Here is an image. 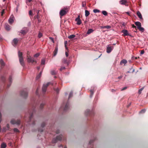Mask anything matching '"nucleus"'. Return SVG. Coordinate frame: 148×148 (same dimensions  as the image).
Returning a JSON list of instances; mask_svg holds the SVG:
<instances>
[{
    "label": "nucleus",
    "instance_id": "nucleus-38",
    "mask_svg": "<svg viewBox=\"0 0 148 148\" xmlns=\"http://www.w3.org/2000/svg\"><path fill=\"white\" fill-rule=\"evenodd\" d=\"M90 97H92V96L93 94L94 91L92 90H90Z\"/></svg>",
    "mask_w": 148,
    "mask_h": 148
},
{
    "label": "nucleus",
    "instance_id": "nucleus-30",
    "mask_svg": "<svg viewBox=\"0 0 148 148\" xmlns=\"http://www.w3.org/2000/svg\"><path fill=\"white\" fill-rule=\"evenodd\" d=\"M62 62L64 64L66 63L67 65H68V64L67 62V60L66 59V58H64L63 59V61H62Z\"/></svg>",
    "mask_w": 148,
    "mask_h": 148
},
{
    "label": "nucleus",
    "instance_id": "nucleus-56",
    "mask_svg": "<svg viewBox=\"0 0 148 148\" xmlns=\"http://www.w3.org/2000/svg\"><path fill=\"white\" fill-rule=\"evenodd\" d=\"M111 91L112 92H115L116 91V90H114L113 89H111Z\"/></svg>",
    "mask_w": 148,
    "mask_h": 148
},
{
    "label": "nucleus",
    "instance_id": "nucleus-41",
    "mask_svg": "<svg viewBox=\"0 0 148 148\" xmlns=\"http://www.w3.org/2000/svg\"><path fill=\"white\" fill-rule=\"evenodd\" d=\"M146 111V110L145 109H143L141 110V111H140L139 113H144Z\"/></svg>",
    "mask_w": 148,
    "mask_h": 148
},
{
    "label": "nucleus",
    "instance_id": "nucleus-8",
    "mask_svg": "<svg viewBox=\"0 0 148 148\" xmlns=\"http://www.w3.org/2000/svg\"><path fill=\"white\" fill-rule=\"evenodd\" d=\"M121 32L123 33V36H131L128 33V31L126 29H123L121 31Z\"/></svg>",
    "mask_w": 148,
    "mask_h": 148
},
{
    "label": "nucleus",
    "instance_id": "nucleus-20",
    "mask_svg": "<svg viewBox=\"0 0 148 148\" xmlns=\"http://www.w3.org/2000/svg\"><path fill=\"white\" fill-rule=\"evenodd\" d=\"M127 1L125 0H121L120 1V3L121 5H125L127 3Z\"/></svg>",
    "mask_w": 148,
    "mask_h": 148
},
{
    "label": "nucleus",
    "instance_id": "nucleus-51",
    "mask_svg": "<svg viewBox=\"0 0 148 148\" xmlns=\"http://www.w3.org/2000/svg\"><path fill=\"white\" fill-rule=\"evenodd\" d=\"M55 90L57 93H58L59 91V90L58 88H57L55 89Z\"/></svg>",
    "mask_w": 148,
    "mask_h": 148
},
{
    "label": "nucleus",
    "instance_id": "nucleus-21",
    "mask_svg": "<svg viewBox=\"0 0 148 148\" xmlns=\"http://www.w3.org/2000/svg\"><path fill=\"white\" fill-rule=\"evenodd\" d=\"M0 64L1 65V67L2 68L5 65V63L3 60L2 59H1L0 60Z\"/></svg>",
    "mask_w": 148,
    "mask_h": 148
},
{
    "label": "nucleus",
    "instance_id": "nucleus-45",
    "mask_svg": "<svg viewBox=\"0 0 148 148\" xmlns=\"http://www.w3.org/2000/svg\"><path fill=\"white\" fill-rule=\"evenodd\" d=\"M42 36V34L40 32H39L38 34V37L40 38Z\"/></svg>",
    "mask_w": 148,
    "mask_h": 148
},
{
    "label": "nucleus",
    "instance_id": "nucleus-26",
    "mask_svg": "<svg viewBox=\"0 0 148 148\" xmlns=\"http://www.w3.org/2000/svg\"><path fill=\"white\" fill-rule=\"evenodd\" d=\"M18 55L19 58L23 57L22 56V53L20 52V51L18 52Z\"/></svg>",
    "mask_w": 148,
    "mask_h": 148
},
{
    "label": "nucleus",
    "instance_id": "nucleus-60",
    "mask_svg": "<svg viewBox=\"0 0 148 148\" xmlns=\"http://www.w3.org/2000/svg\"><path fill=\"white\" fill-rule=\"evenodd\" d=\"M59 133V130H57L56 131V133L57 134H58Z\"/></svg>",
    "mask_w": 148,
    "mask_h": 148
},
{
    "label": "nucleus",
    "instance_id": "nucleus-17",
    "mask_svg": "<svg viewBox=\"0 0 148 148\" xmlns=\"http://www.w3.org/2000/svg\"><path fill=\"white\" fill-rule=\"evenodd\" d=\"M18 40H19L17 38H15L13 40V42L14 44V45H16L17 44Z\"/></svg>",
    "mask_w": 148,
    "mask_h": 148
},
{
    "label": "nucleus",
    "instance_id": "nucleus-24",
    "mask_svg": "<svg viewBox=\"0 0 148 148\" xmlns=\"http://www.w3.org/2000/svg\"><path fill=\"white\" fill-rule=\"evenodd\" d=\"M93 31V30L92 29H88L87 32V34H89Z\"/></svg>",
    "mask_w": 148,
    "mask_h": 148
},
{
    "label": "nucleus",
    "instance_id": "nucleus-62",
    "mask_svg": "<svg viewBox=\"0 0 148 148\" xmlns=\"http://www.w3.org/2000/svg\"><path fill=\"white\" fill-rule=\"evenodd\" d=\"M132 27L133 28H136V26L134 25V24H133L132 25Z\"/></svg>",
    "mask_w": 148,
    "mask_h": 148
},
{
    "label": "nucleus",
    "instance_id": "nucleus-1",
    "mask_svg": "<svg viewBox=\"0 0 148 148\" xmlns=\"http://www.w3.org/2000/svg\"><path fill=\"white\" fill-rule=\"evenodd\" d=\"M21 96L24 98H26L28 96L27 92L26 89L21 90L20 93Z\"/></svg>",
    "mask_w": 148,
    "mask_h": 148
},
{
    "label": "nucleus",
    "instance_id": "nucleus-43",
    "mask_svg": "<svg viewBox=\"0 0 148 148\" xmlns=\"http://www.w3.org/2000/svg\"><path fill=\"white\" fill-rule=\"evenodd\" d=\"M144 87H143L142 88H140L138 90V93L140 94L141 93L142 91L143 90V89H144Z\"/></svg>",
    "mask_w": 148,
    "mask_h": 148
},
{
    "label": "nucleus",
    "instance_id": "nucleus-63",
    "mask_svg": "<svg viewBox=\"0 0 148 148\" xmlns=\"http://www.w3.org/2000/svg\"><path fill=\"white\" fill-rule=\"evenodd\" d=\"M4 10H3V11L1 12V14L2 15V14H3L4 12Z\"/></svg>",
    "mask_w": 148,
    "mask_h": 148
},
{
    "label": "nucleus",
    "instance_id": "nucleus-61",
    "mask_svg": "<svg viewBox=\"0 0 148 148\" xmlns=\"http://www.w3.org/2000/svg\"><path fill=\"white\" fill-rule=\"evenodd\" d=\"M123 77L122 76H120L118 77V78L120 79L121 78Z\"/></svg>",
    "mask_w": 148,
    "mask_h": 148
},
{
    "label": "nucleus",
    "instance_id": "nucleus-40",
    "mask_svg": "<svg viewBox=\"0 0 148 148\" xmlns=\"http://www.w3.org/2000/svg\"><path fill=\"white\" fill-rule=\"evenodd\" d=\"M93 12L95 13H97V12H99L100 11L99 10H98V9H95L93 10Z\"/></svg>",
    "mask_w": 148,
    "mask_h": 148
},
{
    "label": "nucleus",
    "instance_id": "nucleus-25",
    "mask_svg": "<svg viewBox=\"0 0 148 148\" xmlns=\"http://www.w3.org/2000/svg\"><path fill=\"white\" fill-rule=\"evenodd\" d=\"M138 29L141 32H143L145 31L144 29L141 26L138 28Z\"/></svg>",
    "mask_w": 148,
    "mask_h": 148
},
{
    "label": "nucleus",
    "instance_id": "nucleus-59",
    "mask_svg": "<svg viewBox=\"0 0 148 148\" xmlns=\"http://www.w3.org/2000/svg\"><path fill=\"white\" fill-rule=\"evenodd\" d=\"M43 131V130L42 129H39L38 130V131L40 132H42Z\"/></svg>",
    "mask_w": 148,
    "mask_h": 148
},
{
    "label": "nucleus",
    "instance_id": "nucleus-44",
    "mask_svg": "<svg viewBox=\"0 0 148 148\" xmlns=\"http://www.w3.org/2000/svg\"><path fill=\"white\" fill-rule=\"evenodd\" d=\"M13 130L15 132H19V130L17 128H14Z\"/></svg>",
    "mask_w": 148,
    "mask_h": 148
},
{
    "label": "nucleus",
    "instance_id": "nucleus-42",
    "mask_svg": "<svg viewBox=\"0 0 148 148\" xmlns=\"http://www.w3.org/2000/svg\"><path fill=\"white\" fill-rule=\"evenodd\" d=\"M73 95V92H71L69 95V99L71 97H72Z\"/></svg>",
    "mask_w": 148,
    "mask_h": 148
},
{
    "label": "nucleus",
    "instance_id": "nucleus-5",
    "mask_svg": "<svg viewBox=\"0 0 148 148\" xmlns=\"http://www.w3.org/2000/svg\"><path fill=\"white\" fill-rule=\"evenodd\" d=\"M69 103L68 102L66 104L64 103L63 106H62V108L63 109L64 111H66L69 108Z\"/></svg>",
    "mask_w": 148,
    "mask_h": 148
},
{
    "label": "nucleus",
    "instance_id": "nucleus-52",
    "mask_svg": "<svg viewBox=\"0 0 148 148\" xmlns=\"http://www.w3.org/2000/svg\"><path fill=\"white\" fill-rule=\"evenodd\" d=\"M145 51L143 50H142L140 52V54H143L144 53Z\"/></svg>",
    "mask_w": 148,
    "mask_h": 148
},
{
    "label": "nucleus",
    "instance_id": "nucleus-34",
    "mask_svg": "<svg viewBox=\"0 0 148 148\" xmlns=\"http://www.w3.org/2000/svg\"><path fill=\"white\" fill-rule=\"evenodd\" d=\"M45 105V103H41L40 104V109H42L43 108V106Z\"/></svg>",
    "mask_w": 148,
    "mask_h": 148
},
{
    "label": "nucleus",
    "instance_id": "nucleus-10",
    "mask_svg": "<svg viewBox=\"0 0 148 148\" xmlns=\"http://www.w3.org/2000/svg\"><path fill=\"white\" fill-rule=\"evenodd\" d=\"M19 58V62L20 64L22 66H24L25 65V64L24 62V60L23 57Z\"/></svg>",
    "mask_w": 148,
    "mask_h": 148
},
{
    "label": "nucleus",
    "instance_id": "nucleus-13",
    "mask_svg": "<svg viewBox=\"0 0 148 148\" xmlns=\"http://www.w3.org/2000/svg\"><path fill=\"white\" fill-rule=\"evenodd\" d=\"M58 51V47L57 46H56L55 48V49L53 52L54 56H55L56 55Z\"/></svg>",
    "mask_w": 148,
    "mask_h": 148
},
{
    "label": "nucleus",
    "instance_id": "nucleus-7",
    "mask_svg": "<svg viewBox=\"0 0 148 148\" xmlns=\"http://www.w3.org/2000/svg\"><path fill=\"white\" fill-rule=\"evenodd\" d=\"M28 31L27 27H24L23 29L21 30L20 33L23 35H25L27 32Z\"/></svg>",
    "mask_w": 148,
    "mask_h": 148
},
{
    "label": "nucleus",
    "instance_id": "nucleus-54",
    "mask_svg": "<svg viewBox=\"0 0 148 148\" xmlns=\"http://www.w3.org/2000/svg\"><path fill=\"white\" fill-rule=\"evenodd\" d=\"M127 88V87L125 86L124 88H123L121 90H123L125 89H126Z\"/></svg>",
    "mask_w": 148,
    "mask_h": 148
},
{
    "label": "nucleus",
    "instance_id": "nucleus-23",
    "mask_svg": "<svg viewBox=\"0 0 148 148\" xmlns=\"http://www.w3.org/2000/svg\"><path fill=\"white\" fill-rule=\"evenodd\" d=\"M137 14L139 18H142V15L139 11H138L137 12Z\"/></svg>",
    "mask_w": 148,
    "mask_h": 148
},
{
    "label": "nucleus",
    "instance_id": "nucleus-16",
    "mask_svg": "<svg viewBox=\"0 0 148 148\" xmlns=\"http://www.w3.org/2000/svg\"><path fill=\"white\" fill-rule=\"evenodd\" d=\"M4 27L5 29L9 31L10 29V26L7 23H5V24Z\"/></svg>",
    "mask_w": 148,
    "mask_h": 148
},
{
    "label": "nucleus",
    "instance_id": "nucleus-19",
    "mask_svg": "<svg viewBox=\"0 0 148 148\" xmlns=\"http://www.w3.org/2000/svg\"><path fill=\"white\" fill-rule=\"evenodd\" d=\"M135 24L137 26V28L141 26V23L139 22H136L135 23Z\"/></svg>",
    "mask_w": 148,
    "mask_h": 148
},
{
    "label": "nucleus",
    "instance_id": "nucleus-55",
    "mask_svg": "<svg viewBox=\"0 0 148 148\" xmlns=\"http://www.w3.org/2000/svg\"><path fill=\"white\" fill-rule=\"evenodd\" d=\"M126 23H123L122 24V25L123 26H125Z\"/></svg>",
    "mask_w": 148,
    "mask_h": 148
},
{
    "label": "nucleus",
    "instance_id": "nucleus-64",
    "mask_svg": "<svg viewBox=\"0 0 148 148\" xmlns=\"http://www.w3.org/2000/svg\"><path fill=\"white\" fill-rule=\"evenodd\" d=\"M6 127H7L8 128H9V125L8 124H7L6 125Z\"/></svg>",
    "mask_w": 148,
    "mask_h": 148
},
{
    "label": "nucleus",
    "instance_id": "nucleus-50",
    "mask_svg": "<svg viewBox=\"0 0 148 148\" xmlns=\"http://www.w3.org/2000/svg\"><path fill=\"white\" fill-rule=\"evenodd\" d=\"M29 14L30 15V16H32L33 15V13H32V10H30L29 11Z\"/></svg>",
    "mask_w": 148,
    "mask_h": 148
},
{
    "label": "nucleus",
    "instance_id": "nucleus-47",
    "mask_svg": "<svg viewBox=\"0 0 148 148\" xmlns=\"http://www.w3.org/2000/svg\"><path fill=\"white\" fill-rule=\"evenodd\" d=\"M46 124L45 122H43L41 125V127H43Z\"/></svg>",
    "mask_w": 148,
    "mask_h": 148
},
{
    "label": "nucleus",
    "instance_id": "nucleus-36",
    "mask_svg": "<svg viewBox=\"0 0 148 148\" xmlns=\"http://www.w3.org/2000/svg\"><path fill=\"white\" fill-rule=\"evenodd\" d=\"M8 21L9 23L11 24L14 22V19H9L8 20Z\"/></svg>",
    "mask_w": 148,
    "mask_h": 148
},
{
    "label": "nucleus",
    "instance_id": "nucleus-6",
    "mask_svg": "<svg viewBox=\"0 0 148 148\" xmlns=\"http://www.w3.org/2000/svg\"><path fill=\"white\" fill-rule=\"evenodd\" d=\"M67 12V9L65 8L64 9H62L60 12V14L61 16H62L65 14Z\"/></svg>",
    "mask_w": 148,
    "mask_h": 148
},
{
    "label": "nucleus",
    "instance_id": "nucleus-11",
    "mask_svg": "<svg viewBox=\"0 0 148 148\" xmlns=\"http://www.w3.org/2000/svg\"><path fill=\"white\" fill-rule=\"evenodd\" d=\"M113 48V47L108 46L107 48V52L108 53H110Z\"/></svg>",
    "mask_w": 148,
    "mask_h": 148
},
{
    "label": "nucleus",
    "instance_id": "nucleus-37",
    "mask_svg": "<svg viewBox=\"0 0 148 148\" xmlns=\"http://www.w3.org/2000/svg\"><path fill=\"white\" fill-rule=\"evenodd\" d=\"M51 74L52 75H55L56 74V73L54 70H52L51 71Z\"/></svg>",
    "mask_w": 148,
    "mask_h": 148
},
{
    "label": "nucleus",
    "instance_id": "nucleus-53",
    "mask_svg": "<svg viewBox=\"0 0 148 148\" xmlns=\"http://www.w3.org/2000/svg\"><path fill=\"white\" fill-rule=\"evenodd\" d=\"M49 39L52 41L53 42H54L53 39L52 37H49Z\"/></svg>",
    "mask_w": 148,
    "mask_h": 148
},
{
    "label": "nucleus",
    "instance_id": "nucleus-33",
    "mask_svg": "<svg viewBox=\"0 0 148 148\" xmlns=\"http://www.w3.org/2000/svg\"><path fill=\"white\" fill-rule=\"evenodd\" d=\"M102 13L103 15L105 16H107V12L106 11H102Z\"/></svg>",
    "mask_w": 148,
    "mask_h": 148
},
{
    "label": "nucleus",
    "instance_id": "nucleus-3",
    "mask_svg": "<svg viewBox=\"0 0 148 148\" xmlns=\"http://www.w3.org/2000/svg\"><path fill=\"white\" fill-rule=\"evenodd\" d=\"M51 83L50 82H48L46 84L43 85L42 88V91L44 93L46 92L47 87Z\"/></svg>",
    "mask_w": 148,
    "mask_h": 148
},
{
    "label": "nucleus",
    "instance_id": "nucleus-9",
    "mask_svg": "<svg viewBox=\"0 0 148 148\" xmlns=\"http://www.w3.org/2000/svg\"><path fill=\"white\" fill-rule=\"evenodd\" d=\"M34 106L33 105V107H32L33 111H32V113H31L30 115V116L29 117V122H31L32 121V117H33V113H34Z\"/></svg>",
    "mask_w": 148,
    "mask_h": 148
},
{
    "label": "nucleus",
    "instance_id": "nucleus-27",
    "mask_svg": "<svg viewBox=\"0 0 148 148\" xmlns=\"http://www.w3.org/2000/svg\"><path fill=\"white\" fill-rule=\"evenodd\" d=\"M90 12L88 10H86L85 11V15L86 17L88 16Z\"/></svg>",
    "mask_w": 148,
    "mask_h": 148
},
{
    "label": "nucleus",
    "instance_id": "nucleus-12",
    "mask_svg": "<svg viewBox=\"0 0 148 148\" xmlns=\"http://www.w3.org/2000/svg\"><path fill=\"white\" fill-rule=\"evenodd\" d=\"M27 61L29 62L33 63L34 62H36L34 60L33 58H31L30 57L27 58Z\"/></svg>",
    "mask_w": 148,
    "mask_h": 148
},
{
    "label": "nucleus",
    "instance_id": "nucleus-35",
    "mask_svg": "<svg viewBox=\"0 0 148 148\" xmlns=\"http://www.w3.org/2000/svg\"><path fill=\"white\" fill-rule=\"evenodd\" d=\"M45 60L44 59H42L41 60V64H45Z\"/></svg>",
    "mask_w": 148,
    "mask_h": 148
},
{
    "label": "nucleus",
    "instance_id": "nucleus-15",
    "mask_svg": "<svg viewBox=\"0 0 148 148\" xmlns=\"http://www.w3.org/2000/svg\"><path fill=\"white\" fill-rule=\"evenodd\" d=\"M12 77L10 76L9 77V81L10 82V84H8L7 85V88H8L10 86V85L12 83Z\"/></svg>",
    "mask_w": 148,
    "mask_h": 148
},
{
    "label": "nucleus",
    "instance_id": "nucleus-4",
    "mask_svg": "<svg viewBox=\"0 0 148 148\" xmlns=\"http://www.w3.org/2000/svg\"><path fill=\"white\" fill-rule=\"evenodd\" d=\"M11 123L12 124H16L17 125H19L21 123V121L20 120H16L15 119H12L11 121Z\"/></svg>",
    "mask_w": 148,
    "mask_h": 148
},
{
    "label": "nucleus",
    "instance_id": "nucleus-57",
    "mask_svg": "<svg viewBox=\"0 0 148 148\" xmlns=\"http://www.w3.org/2000/svg\"><path fill=\"white\" fill-rule=\"evenodd\" d=\"M65 55L66 57H68L69 56L68 53L67 52H65Z\"/></svg>",
    "mask_w": 148,
    "mask_h": 148
},
{
    "label": "nucleus",
    "instance_id": "nucleus-48",
    "mask_svg": "<svg viewBox=\"0 0 148 148\" xmlns=\"http://www.w3.org/2000/svg\"><path fill=\"white\" fill-rule=\"evenodd\" d=\"M86 5V3L85 2H83L82 3V7H84Z\"/></svg>",
    "mask_w": 148,
    "mask_h": 148
},
{
    "label": "nucleus",
    "instance_id": "nucleus-14",
    "mask_svg": "<svg viewBox=\"0 0 148 148\" xmlns=\"http://www.w3.org/2000/svg\"><path fill=\"white\" fill-rule=\"evenodd\" d=\"M127 63V61L125 59H123L121 60L120 62V64L122 65L123 64H124V65Z\"/></svg>",
    "mask_w": 148,
    "mask_h": 148
},
{
    "label": "nucleus",
    "instance_id": "nucleus-46",
    "mask_svg": "<svg viewBox=\"0 0 148 148\" xmlns=\"http://www.w3.org/2000/svg\"><path fill=\"white\" fill-rule=\"evenodd\" d=\"M40 54L39 53H38L34 55V56L35 57H38L40 55Z\"/></svg>",
    "mask_w": 148,
    "mask_h": 148
},
{
    "label": "nucleus",
    "instance_id": "nucleus-18",
    "mask_svg": "<svg viewBox=\"0 0 148 148\" xmlns=\"http://www.w3.org/2000/svg\"><path fill=\"white\" fill-rule=\"evenodd\" d=\"M100 27L101 29L107 28V29H109L111 27L109 25H107L101 26Z\"/></svg>",
    "mask_w": 148,
    "mask_h": 148
},
{
    "label": "nucleus",
    "instance_id": "nucleus-32",
    "mask_svg": "<svg viewBox=\"0 0 148 148\" xmlns=\"http://www.w3.org/2000/svg\"><path fill=\"white\" fill-rule=\"evenodd\" d=\"M42 72H41L36 77V79H39L41 75Z\"/></svg>",
    "mask_w": 148,
    "mask_h": 148
},
{
    "label": "nucleus",
    "instance_id": "nucleus-58",
    "mask_svg": "<svg viewBox=\"0 0 148 148\" xmlns=\"http://www.w3.org/2000/svg\"><path fill=\"white\" fill-rule=\"evenodd\" d=\"M38 88H37V89H36V94H38Z\"/></svg>",
    "mask_w": 148,
    "mask_h": 148
},
{
    "label": "nucleus",
    "instance_id": "nucleus-29",
    "mask_svg": "<svg viewBox=\"0 0 148 148\" xmlns=\"http://www.w3.org/2000/svg\"><path fill=\"white\" fill-rule=\"evenodd\" d=\"M85 114L86 115H89L90 114V110L88 109H87L85 112Z\"/></svg>",
    "mask_w": 148,
    "mask_h": 148
},
{
    "label": "nucleus",
    "instance_id": "nucleus-39",
    "mask_svg": "<svg viewBox=\"0 0 148 148\" xmlns=\"http://www.w3.org/2000/svg\"><path fill=\"white\" fill-rule=\"evenodd\" d=\"M96 138H95L94 140H90L89 142V145H91L92 143H93V142L96 140Z\"/></svg>",
    "mask_w": 148,
    "mask_h": 148
},
{
    "label": "nucleus",
    "instance_id": "nucleus-31",
    "mask_svg": "<svg viewBox=\"0 0 148 148\" xmlns=\"http://www.w3.org/2000/svg\"><path fill=\"white\" fill-rule=\"evenodd\" d=\"M6 147V145L5 143H3L1 144V148H5Z\"/></svg>",
    "mask_w": 148,
    "mask_h": 148
},
{
    "label": "nucleus",
    "instance_id": "nucleus-49",
    "mask_svg": "<svg viewBox=\"0 0 148 148\" xmlns=\"http://www.w3.org/2000/svg\"><path fill=\"white\" fill-rule=\"evenodd\" d=\"M65 69V67H61L60 68V71H62L63 70H64Z\"/></svg>",
    "mask_w": 148,
    "mask_h": 148
},
{
    "label": "nucleus",
    "instance_id": "nucleus-22",
    "mask_svg": "<svg viewBox=\"0 0 148 148\" xmlns=\"http://www.w3.org/2000/svg\"><path fill=\"white\" fill-rule=\"evenodd\" d=\"M75 21L77 22L76 24L78 25H80L82 23L80 19H75Z\"/></svg>",
    "mask_w": 148,
    "mask_h": 148
},
{
    "label": "nucleus",
    "instance_id": "nucleus-2",
    "mask_svg": "<svg viewBox=\"0 0 148 148\" xmlns=\"http://www.w3.org/2000/svg\"><path fill=\"white\" fill-rule=\"evenodd\" d=\"M62 135H61L57 136L56 138H53L52 140V142L53 143H56L57 142V140H61L62 139Z\"/></svg>",
    "mask_w": 148,
    "mask_h": 148
},
{
    "label": "nucleus",
    "instance_id": "nucleus-28",
    "mask_svg": "<svg viewBox=\"0 0 148 148\" xmlns=\"http://www.w3.org/2000/svg\"><path fill=\"white\" fill-rule=\"evenodd\" d=\"M75 35L73 34L69 36H68V38L69 39H72L75 38Z\"/></svg>",
    "mask_w": 148,
    "mask_h": 148
}]
</instances>
